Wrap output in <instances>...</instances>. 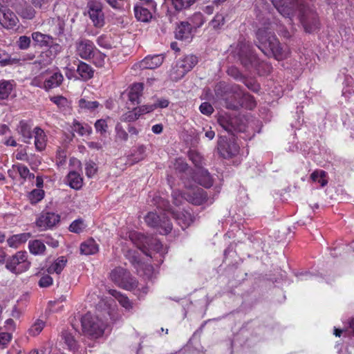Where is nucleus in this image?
Segmentation results:
<instances>
[{
    "label": "nucleus",
    "mask_w": 354,
    "mask_h": 354,
    "mask_svg": "<svg viewBox=\"0 0 354 354\" xmlns=\"http://www.w3.org/2000/svg\"><path fill=\"white\" fill-rule=\"evenodd\" d=\"M274 6L278 12L291 24L295 13L292 8H299L297 18L302 24L305 30L313 32L319 28V20L316 12L309 6L304 5L305 0H272Z\"/></svg>",
    "instance_id": "1"
},
{
    "label": "nucleus",
    "mask_w": 354,
    "mask_h": 354,
    "mask_svg": "<svg viewBox=\"0 0 354 354\" xmlns=\"http://www.w3.org/2000/svg\"><path fill=\"white\" fill-rule=\"evenodd\" d=\"M257 37L260 43L259 48L265 55H272L278 60L288 56L289 50L286 47H281L276 36L267 30L259 28L257 32Z\"/></svg>",
    "instance_id": "2"
},
{
    "label": "nucleus",
    "mask_w": 354,
    "mask_h": 354,
    "mask_svg": "<svg viewBox=\"0 0 354 354\" xmlns=\"http://www.w3.org/2000/svg\"><path fill=\"white\" fill-rule=\"evenodd\" d=\"M186 186V193L183 194L180 191H174L172 198L174 203L178 206L183 204L184 201L196 205L203 204H211L212 200L207 198L206 192L201 188L196 186L194 187Z\"/></svg>",
    "instance_id": "3"
},
{
    "label": "nucleus",
    "mask_w": 354,
    "mask_h": 354,
    "mask_svg": "<svg viewBox=\"0 0 354 354\" xmlns=\"http://www.w3.org/2000/svg\"><path fill=\"white\" fill-rule=\"evenodd\" d=\"M82 332L84 335L91 338L101 337L105 329L104 322L97 316L91 314H85L81 319Z\"/></svg>",
    "instance_id": "4"
},
{
    "label": "nucleus",
    "mask_w": 354,
    "mask_h": 354,
    "mask_svg": "<svg viewBox=\"0 0 354 354\" xmlns=\"http://www.w3.org/2000/svg\"><path fill=\"white\" fill-rule=\"evenodd\" d=\"M129 237L131 241L147 256H151V254H148L145 250L147 249L156 251L161 254L165 252V250L163 248L162 243L156 239L146 237L136 232H130Z\"/></svg>",
    "instance_id": "5"
},
{
    "label": "nucleus",
    "mask_w": 354,
    "mask_h": 354,
    "mask_svg": "<svg viewBox=\"0 0 354 354\" xmlns=\"http://www.w3.org/2000/svg\"><path fill=\"white\" fill-rule=\"evenodd\" d=\"M6 267L13 273L19 274L27 270L30 267L28 254L26 251H19L6 262Z\"/></svg>",
    "instance_id": "6"
},
{
    "label": "nucleus",
    "mask_w": 354,
    "mask_h": 354,
    "mask_svg": "<svg viewBox=\"0 0 354 354\" xmlns=\"http://www.w3.org/2000/svg\"><path fill=\"white\" fill-rule=\"evenodd\" d=\"M111 279L118 286L127 290H133L137 286L129 272L122 268H116L110 273Z\"/></svg>",
    "instance_id": "7"
},
{
    "label": "nucleus",
    "mask_w": 354,
    "mask_h": 354,
    "mask_svg": "<svg viewBox=\"0 0 354 354\" xmlns=\"http://www.w3.org/2000/svg\"><path fill=\"white\" fill-rule=\"evenodd\" d=\"M71 169L66 177V183L71 188L78 190L83 185V178L81 176L82 163L75 158L70 159Z\"/></svg>",
    "instance_id": "8"
},
{
    "label": "nucleus",
    "mask_w": 354,
    "mask_h": 354,
    "mask_svg": "<svg viewBox=\"0 0 354 354\" xmlns=\"http://www.w3.org/2000/svg\"><path fill=\"white\" fill-rule=\"evenodd\" d=\"M145 221L149 226L157 228L160 234H167L171 231L172 225L165 214L160 217L156 213L149 212L145 217Z\"/></svg>",
    "instance_id": "9"
},
{
    "label": "nucleus",
    "mask_w": 354,
    "mask_h": 354,
    "mask_svg": "<svg viewBox=\"0 0 354 354\" xmlns=\"http://www.w3.org/2000/svg\"><path fill=\"white\" fill-rule=\"evenodd\" d=\"M75 54L83 59L88 60L91 59L96 48L94 44L86 39H80L75 44Z\"/></svg>",
    "instance_id": "10"
},
{
    "label": "nucleus",
    "mask_w": 354,
    "mask_h": 354,
    "mask_svg": "<svg viewBox=\"0 0 354 354\" xmlns=\"http://www.w3.org/2000/svg\"><path fill=\"white\" fill-rule=\"evenodd\" d=\"M163 60L162 55H148L142 61L134 64L132 68L134 70L154 69L159 67Z\"/></svg>",
    "instance_id": "11"
},
{
    "label": "nucleus",
    "mask_w": 354,
    "mask_h": 354,
    "mask_svg": "<svg viewBox=\"0 0 354 354\" xmlns=\"http://www.w3.org/2000/svg\"><path fill=\"white\" fill-rule=\"evenodd\" d=\"M88 15L96 27H102L104 24V17L102 6L100 2L91 1L88 3Z\"/></svg>",
    "instance_id": "12"
},
{
    "label": "nucleus",
    "mask_w": 354,
    "mask_h": 354,
    "mask_svg": "<svg viewBox=\"0 0 354 354\" xmlns=\"http://www.w3.org/2000/svg\"><path fill=\"white\" fill-rule=\"evenodd\" d=\"M239 145L233 142H228L227 140L221 138L218 143L219 153L224 158H230L239 152Z\"/></svg>",
    "instance_id": "13"
},
{
    "label": "nucleus",
    "mask_w": 354,
    "mask_h": 354,
    "mask_svg": "<svg viewBox=\"0 0 354 354\" xmlns=\"http://www.w3.org/2000/svg\"><path fill=\"white\" fill-rule=\"evenodd\" d=\"M19 19L17 15L6 8H0V24L6 29H13L17 27Z\"/></svg>",
    "instance_id": "14"
},
{
    "label": "nucleus",
    "mask_w": 354,
    "mask_h": 354,
    "mask_svg": "<svg viewBox=\"0 0 354 354\" xmlns=\"http://www.w3.org/2000/svg\"><path fill=\"white\" fill-rule=\"evenodd\" d=\"M44 89L49 91L50 89L57 88L62 83L64 77L62 74L58 71H48L44 73Z\"/></svg>",
    "instance_id": "15"
},
{
    "label": "nucleus",
    "mask_w": 354,
    "mask_h": 354,
    "mask_svg": "<svg viewBox=\"0 0 354 354\" xmlns=\"http://www.w3.org/2000/svg\"><path fill=\"white\" fill-rule=\"evenodd\" d=\"M59 220V215L53 212H44L37 220V225L42 229H46L55 225Z\"/></svg>",
    "instance_id": "16"
},
{
    "label": "nucleus",
    "mask_w": 354,
    "mask_h": 354,
    "mask_svg": "<svg viewBox=\"0 0 354 354\" xmlns=\"http://www.w3.org/2000/svg\"><path fill=\"white\" fill-rule=\"evenodd\" d=\"M192 27L189 22H181L176 30V37L178 39L189 41L192 38Z\"/></svg>",
    "instance_id": "17"
},
{
    "label": "nucleus",
    "mask_w": 354,
    "mask_h": 354,
    "mask_svg": "<svg viewBox=\"0 0 354 354\" xmlns=\"http://www.w3.org/2000/svg\"><path fill=\"white\" fill-rule=\"evenodd\" d=\"M241 54L240 59L243 65L248 66L249 65H256L257 57L253 52L250 50L249 45L244 44L240 47Z\"/></svg>",
    "instance_id": "18"
},
{
    "label": "nucleus",
    "mask_w": 354,
    "mask_h": 354,
    "mask_svg": "<svg viewBox=\"0 0 354 354\" xmlns=\"http://www.w3.org/2000/svg\"><path fill=\"white\" fill-rule=\"evenodd\" d=\"M171 214L173 215L178 225H180L183 229L187 228L194 221L193 216L188 211L183 210L180 212L176 213L172 210Z\"/></svg>",
    "instance_id": "19"
},
{
    "label": "nucleus",
    "mask_w": 354,
    "mask_h": 354,
    "mask_svg": "<svg viewBox=\"0 0 354 354\" xmlns=\"http://www.w3.org/2000/svg\"><path fill=\"white\" fill-rule=\"evenodd\" d=\"M31 36L35 44L39 47H47L53 42V37L51 35L39 31L33 32Z\"/></svg>",
    "instance_id": "20"
},
{
    "label": "nucleus",
    "mask_w": 354,
    "mask_h": 354,
    "mask_svg": "<svg viewBox=\"0 0 354 354\" xmlns=\"http://www.w3.org/2000/svg\"><path fill=\"white\" fill-rule=\"evenodd\" d=\"M30 237L31 234L28 232L15 234L7 239V243L10 248H17L21 244L26 243Z\"/></svg>",
    "instance_id": "21"
},
{
    "label": "nucleus",
    "mask_w": 354,
    "mask_h": 354,
    "mask_svg": "<svg viewBox=\"0 0 354 354\" xmlns=\"http://www.w3.org/2000/svg\"><path fill=\"white\" fill-rule=\"evenodd\" d=\"M35 145L37 151H43L46 146L47 138L45 132L39 127H35L33 131Z\"/></svg>",
    "instance_id": "22"
},
{
    "label": "nucleus",
    "mask_w": 354,
    "mask_h": 354,
    "mask_svg": "<svg viewBox=\"0 0 354 354\" xmlns=\"http://www.w3.org/2000/svg\"><path fill=\"white\" fill-rule=\"evenodd\" d=\"M77 72L80 78L84 81H87L93 77L94 70L88 64L80 62L77 66Z\"/></svg>",
    "instance_id": "23"
},
{
    "label": "nucleus",
    "mask_w": 354,
    "mask_h": 354,
    "mask_svg": "<svg viewBox=\"0 0 354 354\" xmlns=\"http://www.w3.org/2000/svg\"><path fill=\"white\" fill-rule=\"evenodd\" d=\"M143 90V84L141 83H135L129 88L128 93L129 100L133 104L140 102V97Z\"/></svg>",
    "instance_id": "24"
},
{
    "label": "nucleus",
    "mask_w": 354,
    "mask_h": 354,
    "mask_svg": "<svg viewBox=\"0 0 354 354\" xmlns=\"http://www.w3.org/2000/svg\"><path fill=\"white\" fill-rule=\"evenodd\" d=\"M99 250V247L95 241L90 239L83 242L80 245L81 253L84 255H92L97 253Z\"/></svg>",
    "instance_id": "25"
},
{
    "label": "nucleus",
    "mask_w": 354,
    "mask_h": 354,
    "mask_svg": "<svg viewBox=\"0 0 354 354\" xmlns=\"http://www.w3.org/2000/svg\"><path fill=\"white\" fill-rule=\"evenodd\" d=\"M17 132L21 136L23 141L30 143L32 138L31 126L26 121H21L17 127Z\"/></svg>",
    "instance_id": "26"
},
{
    "label": "nucleus",
    "mask_w": 354,
    "mask_h": 354,
    "mask_svg": "<svg viewBox=\"0 0 354 354\" xmlns=\"http://www.w3.org/2000/svg\"><path fill=\"white\" fill-rule=\"evenodd\" d=\"M197 62V57L192 55H186L177 62L178 67L182 68L186 73L191 71Z\"/></svg>",
    "instance_id": "27"
},
{
    "label": "nucleus",
    "mask_w": 354,
    "mask_h": 354,
    "mask_svg": "<svg viewBox=\"0 0 354 354\" xmlns=\"http://www.w3.org/2000/svg\"><path fill=\"white\" fill-rule=\"evenodd\" d=\"M134 14L136 18L142 22H148L152 18L151 12L139 5L134 6Z\"/></svg>",
    "instance_id": "28"
},
{
    "label": "nucleus",
    "mask_w": 354,
    "mask_h": 354,
    "mask_svg": "<svg viewBox=\"0 0 354 354\" xmlns=\"http://www.w3.org/2000/svg\"><path fill=\"white\" fill-rule=\"evenodd\" d=\"M28 249L34 255H42L46 250V246L41 241L36 239L29 241Z\"/></svg>",
    "instance_id": "29"
},
{
    "label": "nucleus",
    "mask_w": 354,
    "mask_h": 354,
    "mask_svg": "<svg viewBox=\"0 0 354 354\" xmlns=\"http://www.w3.org/2000/svg\"><path fill=\"white\" fill-rule=\"evenodd\" d=\"M62 339L68 349L75 351L77 348V342L71 331L64 330L62 333Z\"/></svg>",
    "instance_id": "30"
},
{
    "label": "nucleus",
    "mask_w": 354,
    "mask_h": 354,
    "mask_svg": "<svg viewBox=\"0 0 354 354\" xmlns=\"http://www.w3.org/2000/svg\"><path fill=\"white\" fill-rule=\"evenodd\" d=\"M66 262L67 261L64 257H59L48 268V273H61L66 266Z\"/></svg>",
    "instance_id": "31"
},
{
    "label": "nucleus",
    "mask_w": 354,
    "mask_h": 354,
    "mask_svg": "<svg viewBox=\"0 0 354 354\" xmlns=\"http://www.w3.org/2000/svg\"><path fill=\"white\" fill-rule=\"evenodd\" d=\"M196 180L198 181V184L205 187H209L212 185V178L206 170L200 169Z\"/></svg>",
    "instance_id": "32"
},
{
    "label": "nucleus",
    "mask_w": 354,
    "mask_h": 354,
    "mask_svg": "<svg viewBox=\"0 0 354 354\" xmlns=\"http://www.w3.org/2000/svg\"><path fill=\"white\" fill-rule=\"evenodd\" d=\"M14 86V81H0V98L6 99L11 93Z\"/></svg>",
    "instance_id": "33"
},
{
    "label": "nucleus",
    "mask_w": 354,
    "mask_h": 354,
    "mask_svg": "<svg viewBox=\"0 0 354 354\" xmlns=\"http://www.w3.org/2000/svg\"><path fill=\"white\" fill-rule=\"evenodd\" d=\"M310 178L314 182H317L321 187H324L328 183L327 174L323 170H315L311 175Z\"/></svg>",
    "instance_id": "34"
},
{
    "label": "nucleus",
    "mask_w": 354,
    "mask_h": 354,
    "mask_svg": "<svg viewBox=\"0 0 354 354\" xmlns=\"http://www.w3.org/2000/svg\"><path fill=\"white\" fill-rule=\"evenodd\" d=\"M109 293L126 309H131L132 308V304L130 300L120 292L115 290H110Z\"/></svg>",
    "instance_id": "35"
},
{
    "label": "nucleus",
    "mask_w": 354,
    "mask_h": 354,
    "mask_svg": "<svg viewBox=\"0 0 354 354\" xmlns=\"http://www.w3.org/2000/svg\"><path fill=\"white\" fill-rule=\"evenodd\" d=\"M45 322L41 319H36L28 329V334L30 336L35 337L38 335L44 329Z\"/></svg>",
    "instance_id": "36"
},
{
    "label": "nucleus",
    "mask_w": 354,
    "mask_h": 354,
    "mask_svg": "<svg viewBox=\"0 0 354 354\" xmlns=\"http://www.w3.org/2000/svg\"><path fill=\"white\" fill-rule=\"evenodd\" d=\"M72 128L73 131L77 132L82 136L89 135L92 131V129L89 125L81 124L76 120L73 122Z\"/></svg>",
    "instance_id": "37"
},
{
    "label": "nucleus",
    "mask_w": 354,
    "mask_h": 354,
    "mask_svg": "<svg viewBox=\"0 0 354 354\" xmlns=\"http://www.w3.org/2000/svg\"><path fill=\"white\" fill-rule=\"evenodd\" d=\"M51 24L49 31L55 34L60 35L64 31V22L59 18H53L48 21Z\"/></svg>",
    "instance_id": "38"
},
{
    "label": "nucleus",
    "mask_w": 354,
    "mask_h": 354,
    "mask_svg": "<svg viewBox=\"0 0 354 354\" xmlns=\"http://www.w3.org/2000/svg\"><path fill=\"white\" fill-rule=\"evenodd\" d=\"M93 63L96 67H104L106 61V55L100 52L97 48L95 49L93 54L91 55Z\"/></svg>",
    "instance_id": "39"
},
{
    "label": "nucleus",
    "mask_w": 354,
    "mask_h": 354,
    "mask_svg": "<svg viewBox=\"0 0 354 354\" xmlns=\"http://www.w3.org/2000/svg\"><path fill=\"white\" fill-rule=\"evenodd\" d=\"M86 226L84 220L79 218L72 222L69 226V230L71 232L80 234L85 230Z\"/></svg>",
    "instance_id": "40"
},
{
    "label": "nucleus",
    "mask_w": 354,
    "mask_h": 354,
    "mask_svg": "<svg viewBox=\"0 0 354 354\" xmlns=\"http://www.w3.org/2000/svg\"><path fill=\"white\" fill-rule=\"evenodd\" d=\"M186 73L182 68L178 67V63L176 62L175 66L170 71L169 76L171 80L178 81L183 77Z\"/></svg>",
    "instance_id": "41"
},
{
    "label": "nucleus",
    "mask_w": 354,
    "mask_h": 354,
    "mask_svg": "<svg viewBox=\"0 0 354 354\" xmlns=\"http://www.w3.org/2000/svg\"><path fill=\"white\" fill-rule=\"evenodd\" d=\"M204 21L203 15L201 12H196L190 18L189 24L192 28L196 29L201 27L204 24Z\"/></svg>",
    "instance_id": "42"
},
{
    "label": "nucleus",
    "mask_w": 354,
    "mask_h": 354,
    "mask_svg": "<svg viewBox=\"0 0 354 354\" xmlns=\"http://www.w3.org/2000/svg\"><path fill=\"white\" fill-rule=\"evenodd\" d=\"M44 192L41 189H33L28 195L31 203L35 204L43 199Z\"/></svg>",
    "instance_id": "43"
},
{
    "label": "nucleus",
    "mask_w": 354,
    "mask_h": 354,
    "mask_svg": "<svg viewBox=\"0 0 354 354\" xmlns=\"http://www.w3.org/2000/svg\"><path fill=\"white\" fill-rule=\"evenodd\" d=\"M19 14L24 19H32L35 15V11L32 6H26L19 10Z\"/></svg>",
    "instance_id": "44"
},
{
    "label": "nucleus",
    "mask_w": 354,
    "mask_h": 354,
    "mask_svg": "<svg viewBox=\"0 0 354 354\" xmlns=\"http://www.w3.org/2000/svg\"><path fill=\"white\" fill-rule=\"evenodd\" d=\"M97 44L100 47L107 49L111 48L113 46L111 38L107 35H104L97 37Z\"/></svg>",
    "instance_id": "45"
},
{
    "label": "nucleus",
    "mask_w": 354,
    "mask_h": 354,
    "mask_svg": "<svg viewBox=\"0 0 354 354\" xmlns=\"http://www.w3.org/2000/svg\"><path fill=\"white\" fill-rule=\"evenodd\" d=\"M79 106L81 109L94 110L98 107L99 103L97 101H86L84 99H80L79 100Z\"/></svg>",
    "instance_id": "46"
},
{
    "label": "nucleus",
    "mask_w": 354,
    "mask_h": 354,
    "mask_svg": "<svg viewBox=\"0 0 354 354\" xmlns=\"http://www.w3.org/2000/svg\"><path fill=\"white\" fill-rule=\"evenodd\" d=\"M17 171L20 176L24 179H33L35 178V175L31 174L28 168L25 165H19L17 166Z\"/></svg>",
    "instance_id": "47"
},
{
    "label": "nucleus",
    "mask_w": 354,
    "mask_h": 354,
    "mask_svg": "<svg viewBox=\"0 0 354 354\" xmlns=\"http://www.w3.org/2000/svg\"><path fill=\"white\" fill-rule=\"evenodd\" d=\"M30 38L26 35H23L19 37L17 41V46L21 50H26L30 47Z\"/></svg>",
    "instance_id": "48"
},
{
    "label": "nucleus",
    "mask_w": 354,
    "mask_h": 354,
    "mask_svg": "<svg viewBox=\"0 0 354 354\" xmlns=\"http://www.w3.org/2000/svg\"><path fill=\"white\" fill-rule=\"evenodd\" d=\"M189 159L198 167H201L203 162V158L199 153L195 151H190L189 153Z\"/></svg>",
    "instance_id": "49"
},
{
    "label": "nucleus",
    "mask_w": 354,
    "mask_h": 354,
    "mask_svg": "<svg viewBox=\"0 0 354 354\" xmlns=\"http://www.w3.org/2000/svg\"><path fill=\"white\" fill-rule=\"evenodd\" d=\"M12 335L10 332H0V347L4 348L8 346L12 339Z\"/></svg>",
    "instance_id": "50"
},
{
    "label": "nucleus",
    "mask_w": 354,
    "mask_h": 354,
    "mask_svg": "<svg viewBox=\"0 0 354 354\" xmlns=\"http://www.w3.org/2000/svg\"><path fill=\"white\" fill-rule=\"evenodd\" d=\"M140 116V113L137 111V108L133 109L132 111H129L122 115L124 121L131 122L137 120Z\"/></svg>",
    "instance_id": "51"
},
{
    "label": "nucleus",
    "mask_w": 354,
    "mask_h": 354,
    "mask_svg": "<svg viewBox=\"0 0 354 354\" xmlns=\"http://www.w3.org/2000/svg\"><path fill=\"white\" fill-rule=\"evenodd\" d=\"M97 170V165L95 162L89 161L86 163L85 171L88 178L93 177L96 174Z\"/></svg>",
    "instance_id": "52"
},
{
    "label": "nucleus",
    "mask_w": 354,
    "mask_h": 354,
    "mask_svg": "<svg viewBox=\"0 0 354 354\" xmlns=\"http://www.w3.org/2000/svg\"><path fill=\"white\" fill-rule=\"evenodd\" d=\"M15 63L14 59H11L8 53L3 49H0V64L6 66Z\"/></svg>",
    "instance_id": "53"
},
{
    "label": "nucleus",
    "mask_w": 354,
    "mask_h": 354,
    "mask_svg": "<svg viewBox=\"0 0 354 354\" xmlns=\"http://www.w3.org/2000/svg\"><path fill=\"white\" fill-rule=\"evenodd\" d=\"M116 136L121 140L126 141L128 139V134L120 124L115 126Z\"/></svg>",
    "instance_id": "54"
},
{
    "label": "nucleus",
    "mask_w": 354,
    "mask_h": 354,
    "mask_svg": "<svg viewBox=\"0 0 354 354\" xmlns=\"http://www.w3.org/2000/svg\"><path fill=\"white\" fill-rule=\"evenodd\" d=\"M50 100L57 104L59 108L65 107L68 105V100L63 96H55L50 97Z\"/></svg>",
    "instance_id": "55"
},
{
    "label": "nucleus",
    "mask_w": 354,
    "mask_h": 354,
    "mask_svg": "<svg viewBox=\"0 0 354 354\" xmlns=\"http://www.w3.org/2000/svg\"><path fill=\"white\" fill-rule=\"evenodd\" d=\"M107 123L105 120L100 119L97 120L95 123V128L97 132L101 133H105L107 129Z\"/></svg>",
    "instance_id": "56"
},
{
    "label": "nucleus",
    "mask_w": 354,
    "mask_h": 354,
    "mask_svg": "<svg viewBox=\"0 0 354 354\" xmlns=\"http://www.w3.org/2000/svg\"><path fill=\"white\" fill-rule=\"evenodd\" d=\"M157 108L156 104H147L137 107V111L141 115L150 113Z\"/></svg>",
    "instance_id": "57"
},
{
    "label": "nucleus",
    "mask_w": 354,
    "mask_h": 354,
    "mask_svg": "<svg viewBox=\"0 0 354 354\" xmlns=\"http://www.w3.org/2000/svg\"><path fill=\"white\" fill-rule=\"evenodd\" d=\"M224 17L221 14H217L214 16L212 20L211 24L214 28H218L220 26L224 24Z\"/></svg>",
    "instance_id": "58"
},
{
    "label": "nucleus",
    "mask_w": 354,
    "mask_h": 354,
    "mask_svg": "<svg viewBox=\"0 0 354 354\" xmlns=\"http://www.w3.org/2000/svg\"><path fill=\"white\" fill-rule=\"evenodd\" d=\"M44 73L40 75L35 77L31 82V84L34 86L42 88L44 89Z\"/></svg>",
    "instance_id": "59"
},
{
    "label": "nucleus",
    "mask_w": 354,
    "mask_h": 354,
    "mask_svg": "<svg viewBox=\"0 0 354 354\" xmlns=\"http://www.w3.org/2000/svg\"><path fill=\"white\" fill-rule=\"evenodd\" d=\"M200 111L205 115H209L212 113L214 109L212 106L208 102H203L199 107Z\"/></svg>",
    "instance_id": "60"
},
{
    "label": "nucleus",
    "mask_w": 354,
    "mask_h": 354,
    "mask_svg": "<svg viewBox=\"0 0 354 354\" xmlns=\"http://www.w3.org/2000/svg\"><path fill=\"white\" fill-rule=\"evenodd\" d=\"M174 168L179 171L185 172L187 170V165L181 158H178L174 163Z\"/></svg>",
    "instance_id": "61"
},
{
    "label": "nucleus",
    "mask_w": 354,
    "mask_h": 354,
    "mask_svg": "<svg viewBox=\"0 0 354 354\" xmlns=\"http://www.w3.org/2000/svg\"><path fill=\"white\" fill-rule=\"evenodd\" d=\"M52 283L53 279L49 275L43 276L39 281V285L43 288L48 287L50 286Z\"/></svg>",
    "instance_id": "62"
},
{
    "label": "nucleus",
    "mask_w": 354,
    "mask_h": 354,
    "mask_svg": "<svg viewBox=\"0 0 354 354\" xmlns=\"http://www.w3.org/2000/svg\"><path fill=\"white\" fill-rule=\"evenodd\" d=\"M7 332L12 333L15 330V323L12 319H8L5 322V326H4Z\"/></svg>",
    "instance_id": "63"
},
{
    "label": "nucleus",
    "mask_w": 354,
    "mask_h": 354,
    "mask_svg": "<svg viewBox=\"0 0 354 354\" xmlns=\"http://www.w3.org/2000/svg\"><path fill=\"white\" fill-rule=\"evenodd\" d=\"M157 206H158V208L162 209L163 210L168 212H170V210H171L168 201H167L164 199H160L158 202Z\"/></svg>",
    "instance_id": "64"
}]
</instances>
